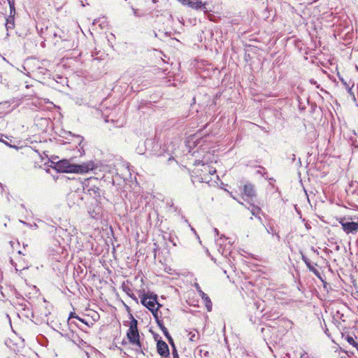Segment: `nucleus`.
<instances>
[{
	"mask_svg": "<svg viewBox=\"0 0 358 358\" xmlns=\"http://www.w3.org/2000/svg\"><path fill=\"white\" fill-rule=\"evenodd\" d=\"M56 169L59 172L83 174L96 169L97 164L92 161L74 164L70 160L62 159L57 163Z\"/></svg>",
	"mask_w": 358,
	"mask_h": 358,
	"instance_id": "f257e3e1",
	"label": "nucleus"
},
{
	"mask_svg": "<svg viewBox=\"0 0 358 358\" xmlns=\"http://www.w3.org/2000/svg\"><path fill=\"white\" fill-rule=\"evenodd\" d=\"M131 320L129 324V329L127 332V338L129 341V343L134 347L135 351L139 354H145V351H147L145 345L143 342L140 340V336L138 330V322L136 319L133 317L132 315Z\"/></svg>",
	"mask_w": 358,
	"mask_h": 358,
	"instance_id": "f03ea898",
	"label": "nucleus"
},
{
	"mask_svg": "<svg viewBox=\"0 0 358 358\" xmlns=\"http://www.w3.org/2000/svg\"><path fill=\"white\" fill-rule=\"evenodd\" d=\"M76 317L78 319L82 322H84V320L80 318L78 316H74V314L71 313L69 317V320ZM58 334H59L62 337L65 338L66 340L72 341L73 343L77 344L78 342L80 341V338L77 334H76L70 327L69 321L66 323L59 324L57 326V329H55Z\"/></svg>",
	"mask_w": 358,
	"mask_h": 358,
	"instance_id": "7ed1b4c3",
	"label": "nucleus"
},
{
	"mask_svg": "<svg viewBox=\"0 0 358 358\" xmlns=\"http://www.w3.org/2000/svg\"><path fill=\"white\" fill-rule=\"evenodd\" d=\"M83 191L85 193L89 194L98 203H101L103 199H105L103 192L99 187L95 185L90 184L89 180L83 183Z\"/></svg>",
	"mask_w": 358,
	"mask_h": 358,
	"instance_id": "20e7f679",
	"label": "nucleus"
},
{
	"mask_svg": "<svg viewBox=\"0 0 358 358\" xmlns=\"http://www.w3.org/2000/svg\"><path fill=\"white\" fill-rule=\"evenodd\" d=\"M141 303L145 306L153 315L155 318H157V313L159 307L161 305L157 302V295L154 296H146L144 295L141 299Z\"/></svg>",
	"mask_w": 358,
	"mask_h": 358,
	"instance_id": "39448f33",
	"label": "nucleus"
},
{
	"mask_svg": "<svg viewBox=\"0 0 358 358\" xmlns=\"http://www.w3.org/2000/svg\"><path fill=\"white\" fill-rule=\"evenodd\" d=\"M194 287L196 288L197 292L199 293V296L201 297V299H203L204 303H205V306L206 307V309L208 311H211L212 310V302L210 299V298L208 296V295L206 294H205L202 290H201V287L199 286V285L198 283H194Z\"/></svg>",
	"mask_w": 358,
	"mask_h": 358,
	"instance_id": "423d86ee",
	"label": "nucleus"
},
{
	"mask_svg": "<svg viewBox=\"0 0 358 358\" xmlns=\"http://www.w3.org/2000/svg\"><path fill=\"white\" fill-rule=\"evenodd\" d=\"M157 349L158 353L162 357L169 355V349L168 345L162 340H159L157 343Z\"/></svg>",
	"mask_w": 358,
	"mask_h": 358,
	"instance_id": "0eeeda50",
	"label": "nucleus"
},
{
	"mask_svg": "<svg viewBox=\"0 0 358 358\" xmlns=\"http://www.w3.org/2000/svg\"><path fill=\"white\" fill-rule=\"evenodd\" d=\"M206 3H203L200 0H195V1L189 0V4H188V6L193 9L203 10L204 12L207 11V8H206Z\"/></svg>",
	"mask_w": 358,
	"mask_h": 358,
	"instance_id": "6e6552de",
	"label": "nucleus"
},
{
	"mask_svg": "<svg viewBox=\"0 0 358 358\" xmlns=\"http://www.w3.org/2000/svg\"><path fill=\"white\" fill-rule=\"evenodd\" d=\"M243 192L245 196L250 199H252L256 195L255 187L251 183H247L244 185Z\"/></svg>",
	"mask_w": 358,
	"mask_h": 358,
	"instance_id": "1a4fd4ad",
	"label": "nucleus"
},
{
	"mask_svg": "<svg viewBox=\"0 0 358 358\" xmlns=\"http://www.w3.org/2000/svg\"><path fill=\"white\" fill-rule=\"evenodd\" d=\"M74 138H76L75 140V143H78L79 148H78V151L81 152H84V145H82L83 142V137L80 136V135H73Z\"/></svg>",
	"mask_w": 358,
	"mask_h": 358,
	"instance_id": "9d476101",
	"label": "nucleus"
},
{
	"mask_svg": "<svg viewBox=\"0 0 358 358\" xmlns=\"http://www.w3.org/2000/svg\"><path fill=\"white\" fill-rule=\"evenodd\" d=\"M248 209L250 211L252 215L257 217L261 211V208L252 203H250L248 207Z\"/></svg>",
	"mask_w": 358,
	"mask_h": 358,
	"instance_id": "9b49d317",
	"label": "nucleus"
},
{
	"mask_svg": "<svg viewBox=\"0 0 358 358\" xmlns=\"http://www.w3.org/2000/svg\"><path fill=\"white\" fill-rule=\"evenodd\" d=\"M15 27L14 17L13 16H8L6 18V29H13Z\"/></svg>",
	"mask_w": 358,
	"mask_h": 358,
	"instance_id": "f8f14e48",
	"label": "nucleus"
},
{
	"mask_svg": "<svg viewBox=\"0 0 358 358\" xmlns=\"http://www.w3.org/2000/svg\"><path fill=\"white\" fill-rule=\"evenodd\" d=\"M38 222L41 223L44 226L45 229L49 233H53L54 231H55L57 230V229L55 226L48 224L47 223H45V222H43L41 220H38Z\"/></svg>",
	"mask_w": 358,
	"mask_h": 358,
	"instance_id": "ddd939ff",
	"label": "nucleus"
},
{
	"mask_svg": "<svg viewBox=\"0 0 358 358\" xmlns=\"http://www.w3.org/2000/svg\"><path fill=\"white\" fill-rule=\"evenodd\" d=\"M302 259L303 262L306 263L308 268L310 269V271H313V265L311 264V261L307 258L303 253H301Z\"/></svg>",
	"mask_w": 358,
	"mask_h": 358,
	"instance_id": "4468645a",
	"label": "nucleus"
},
{
	"mask_svg": "<svg viewBox=\"0 0 358 358\" xmlns=\"http://www.w3.org/2000/svg\"><path fill=\"white\" fill-rule=\"evenodd\" d=\"M346 341H348V343L349 344H350L351 345L355 347L356 349L358 348V345H357L358 343L355 342L354 338L352 336H348L346 337Z\"/></svg>",
	"mask_w": 358,
	"mask_h": 358,
	"instance_id": "2eb2a0df",
	"label": "nucleus"
},
{
	"mask_svg": "<svg viewBox=\"0 0 358 358\" xmlns=\"http://www.w3.org/2000/svg\"><path fill=\"white\" fill-rule=\"evenodd\" d=\"M20 222L22 224H23L24 225L29 227L31 229H36L38 227V224L36 223L29 224V223H27V222H24L23 220H20Z\"/></svg>",
	"mask_w": 358,
	"mask_h": 358,
	"instance_id": "dca6fc26",
	"label": "nucleus"
},
{
	"mask_svg": "<svg viewBox=\"0 0 358 358\" xmlns=\"http://www.w3.org/2000/svg\"><path fill=\"white\" fill-rule=\"evenodd\" d=\"M314 273H315V275L318 278V279L320 280V282L324 285V287H326L327 283L324 281V280L323 279V278L322 277L321 274L316 269H315Z\"/></svg>",
	"mask_w": 358,
	"mask_h": 358,
	"instance_id": "f3484780",
	"label": "nucleus"
},
{
	"mask_svg": "<svg viewBox=\"0 0 358 358\" xmlns=\"http://www.w3.org/2000/svg\"><path fill=\"white\" fill-rule=\"evenodd\" d=\"M198 336V332L196 330L190 331L189 332V341H194L195 338Z\"/></svg>",
	"mask_w": 358,
	"mask_h": 358,
	"instance_id": "a211bd4d",
	"label": "nucleus"
},
{
	"mask_svg": "<svg viewBox=\"0 0 358 358\" xmlns=\"http://www.w3.org/2000/svg\"><path fill=\"white\" fill-rule=\"evenodd\" d=\"M341 81H342V83H343V85H345V89H346V90L348 91V92L349 94H352V87L353 85H352V86H350V84H348L346 82H345V81L343 80V79H341Z\"/></svg>",
	"mask_w": 358,
	"mask_h": 358,
	"instance_id": "6ab92c4d",
	"label": "nucleus"
},
{
	"mask_svg": "<svg viewBox=\"0 0 358 358\" xmlns=\"http://www.w3.org/2000/svg\"><path fill=\"white\" fill-rule=\"evenodd\" d=\"M163 332V334H164V336L167 338V337H169V336H171L169 333V331L168 329L165 327H162V329H161Z\"/></svg>",
	"mask_w": 358,
	"mask_h": 358,
	"instance_id": "aec40b11",
	"label": "nucleus"
},
{
	"mask_svg": "<svg viewBox=\"0 0 358 358\" xmlns=\"http://www.w3.org/2000/svg\"><path fill=\"white\" fill-rule=\"evenodd\" d=\"M156 320V322L158 324V326L160 327V329H162V327H164V324H163V322L162 320H160L158 317V313H157V318H155Z\"/></svg>",
	"mask_w": 358,
	"mask_h": 358,
	"instance_id": "412c9836",
	"label": "nucleus"
},
{
	"mask_svg": "<svg viewBox=\"0 0 358 358\" xmlns=\"http://www.w3.org/2000/svg\"><path fill=\"white\" fill-rule=\"evenodd\" d=\"M15 14V5H13V8L12 7H10V15L9 16H13L14 17Z\"/></svg>",
	"mask_w": 358,
	"mask_h": 358,
	"instance_id": "4be33fe9",
	"label": "nucleus"
},
{
	"mask_svg": "<svg viewBox=\"0 0 358 358\" xmlns=\"http://www.w3.org/2000/svg\"><path fill=\"white\" fill-rule=\"evenodd\" d=\"M181 4L188 6L189 0H178Z\"/></svg>",
	"mask_w": 358,
	"mask_h": 358,
	"instance_id": "5701e85b",
	"label": "nucleus"
},
{
	"mask_svg": "<svg viewBox=\"0 0 358 358\" xmlns=\"http://www.w3.org/2000/svg\"><path fill=\"white\" fill-rule=\"evenodd\" d=\"M169 342V343L173 347V348H175L174 347V343H173V340L172 338V337L171 336H169V337H167L166 338Z\"/></svg>",
	"mask_w": 358,
	"mask_h": 358,
	"instance_id": "b1692460",
	"label": "nucleus"
},
{
	"mask_svg": "<svg viewBox=\"0 0 358 358\" xmlns=\"http://www.w3.org/2000/svg\"><path fill=\"white\" fill-rule=\"evenodd\" d=\"M9 7H12L13 8V5H15V0H7Z\"/></svg>",
	"mask_w": 358,
	"mask_h": 358,
	"instance_id": "393cba45",
	"label": "nucleus"
},
{
	"mask_svg": "<svg viewBox=\"0 0 358 358\" xmlns=\"http://www.w3.org/2000/svg\"><path fill=\"white\" fill-rule=\"evenodd\" d=\"M173 358H179L178 355L175 348H174V350L173 352Z\"/></svg>",
	"mask_w": 358,
	"mask_h": 358,
	"instance_id": "a878e982",
	"label": "nucleus"
},
{
	"mask_svg": "<svg viewBox=\"0 0 358 358\" xmlns=\"http://www.w3.org/2000/svg\"><path fill=\"white\" fill-rule=\"evenodd\" d=\"M0 190L1 192H5V187L1 183H0Z\"/></svg>",
	"mask_w": 358,
	"mask_h": 358,
	"instance_id": "bb28decb",
	"label": "nucleus"
},
{
	"mask_svg": "<svg viewBox=\"0 0 358 358\" xmlns=\"http://www.w3.org/2000/svg\"><path fill=\"white\" fill-rule=\"evenodd\" d=\"M215 172H216V170H215V169H210V170H209V173H210V175L214 174Z\"/></svg>",
	"mask_w": 358,
	"mask_h": 358,
	"instance_id": "cd10ccee",
	"label": "nucleus"
},
{
	"mask_svg": "<svg viewBox=\"0 0 358 358\" xmlns=\"http://www.w3.org/2000/svg\"><path fill=\"white\" fill-rule=\"evenodd\" d=\"M132 10L134 12V15H136V16H138V13H137V10L132 8Z\"/></svg>",
	"mask_w": 358,
	"mask_h": 358,
	"instance_id": "c85d7f7f",
	"label": "nucleus"
},
{
	"mask_svg": "<svg viewBox=\"0 0 358 358\" xmlns=\"http://www.w3.org/2000/svg\"><path fill=\"white\" fill-rule=\"evenodd\" d=\"M0 141L3 142L6 145H9L10 147H12L10 145H9L8 143L4 142L2 139H0ZM13 148H15V146H13Z\"/></svg>",
	"mask_w": 358,
	"mask_h": 358,
	"instance_id": "c756f323",
	"label": "nucleus"
},
{
	"mask_svg": "<svg viewBox=\"0 0 358 358\" xmlns=\"http://www.w3.org/2000/svg\"><path fill=\"white\" fill-rule=\"evenodd\" d=\"M292 160L294 162L296 159L295 155L292 154Z\"/></svg>",
	"mask_w": 358,
	"mask_h": 358,
	"instance_id": "7c9ffc66",
	"label": "nucleus"
},
{
	"mask_svg": "<svg viewBox=\"0 0 358 358\" xmlns=\"http://www.w3.org/2000/svg\"><path fill=\"white\" fill-rule=\"evenodd\" d=\"M306 227L307 229H310L311 228L310 224H308V223L306 224Z\"/></svg>",
	"mask_w": 358,
	"mask_h": 358,
	"instance_id": "2f4dec72",
	"label": "nucleus"
},
{
	"mask_svg": "<svg viewBox=\"0 0 358 358\" xmlns=\"http://www.w3.org/2000/svg\"><path fill=\"white\" fill-rule=\"evenodd\" d=\"M6 198H7V200L8 201H10V194L9 193L7 194Z\"/></svg>",
	"mask_w": 358,
	"mask_h": 358,
	"instance_id": "473e14b6",
	"label": "nucleus"
},
{
	"mask_svg": "<svg viewBox=\"0 0 358 358\" xmlns=\"http://www.w3.org/2000/svg\"><path fill=\"white\" fill-rule=\"evenodd\" d=\"M214 231L215 232L216 234H219V231L217 229L215 228L214 229Z\"/></svg>",
	"mask_w": 358,
	"mask_h": 358,
	"instance_id": "72a5a7b5",
	"label": "nucleus"
},
{
	"mask_svg": "<svg viewBox=\"0 0 358 358\" xmlns=\"http://www.w3.org/2000/svg\"><path fill=\"white\" fill-rule=\"evenodd\" d=\"M305 192H306V194L307 197H308V201L309 203H310V199H309V196L308 195L306 190H305Z\"/></svg>",
	"mask_w": 358,
	"mask_h": 358,
	"instance_id": "f704fd0d",
	"label": "nucleus"
},
{
	"mask_svg": "<svg viewBox=\"0 0 358 358\" xmlns=\"http://www.w3.org/2000/svg\"><path fill=\"white\" fill-rule=\"evenodd\" d=\"M203 354L205 356L208 357L209 355V352L208 351H206Z\"/></svg>",
	"mask_w": 358,
	"mask_h": 358,
	"instance_id": "c9c22d12",
	"label": "nucleus"
},
{
	"mask_svg": "<svg viewBox=\"0 0 358 358\" xmlns=\"http://www.w3.org/2000/svg\"><path fill=\"white\" fill-rule=\"evenodd\" d=\"M72 196H73V197H76V196H79V195H78L76 193H73V194H72Z\"/></svg>",
	"mask_w": 358,
	"mask_h": 358,
	"instance_id": "e433bc0d",
	"label": "nucleus"
},
{
	"mask_svg": "<svg viewBox=\"0 0 358 358\" xmlns=\"http://www.w3.org/2000/svg\"><path fill=\"white\" fill-rule=\"evenodd\" d=\"M191 230H192V231H194V233H196V231H195L194 228L191 227Z\"/></svg>",
	"mask_w": 358,
	"mask_h": 358,
	"instance_id": "4c0bfd02",
	"label": "nucleus"
},
{
	"mask_svg": "<svg viewBox=\"0 0 358 358\" xmlns=\"http://www.w3.org/2000/svg\"><path fill=\"white\" fill-rule=\"evenodd\" d=\"M153 3H156L157 0H152Z\"/></svg>",
	"mask_w": 358,
	"mask_h": 358,
	"instance_id": "58836bf2",
	"label": "nucleus"
},
{
	"mask_svg": "<svg viewBox=\"0 0 358 358\" xmlns=\"http://www.w3.org/2000/svg\"><path fill=\"white\" fill-rule=\"evenodd\" d=\"M21 206H22V208H24V204H22V205H21Z\"/></svg>",
	"mask_w": 358,
	"mask_h": 358,
	"instance_id": "ea45409f",
	"label": "nucleus"
},
{
	"mask_svg": "<svg viewBox=\"0 0 358 358\" xmlns=\"http://www.w3.org/2000/svg\"><path fill=\"white\" fill-rule=\"evenodd\" d=\"M287 323H288V324H291L290 321H288Z\"/></svg>",
	"mask_w": 358,
	"mask_h": 358,
	"instance_id": "a19ab883",
	"label": "nucleus"
},
{
	"mask_svg": "<svg viewBox=\"0 0 358 358\" xmlns=\"http://www.w3.org/2000/svg\"><path fill=\"white\" fill-rule=\"evenodd\" d=\"M310 59H312V57H311V56H310ZM311 62H312V63L313 62V59H311Z\"/></svg>",
	"mask_w": 358,
	"mask_h": 358,
	"instance_id": "79ce46f5",
	"label": "nucleus"
},
{
	"mask_svg": "<svg viewBox=\"0 0 358 358\" xmlns=\"http://www.w3.org/2000/svg\"><path fill=\"white\" fill-rule=\"evenodd\" d=\"M341 358H346V357H341Z\"/></svg>",
	"mask_w": 358,
	"mask_h": 358,
	"instance_id": "37998d69",
	"label": "nucleus"
}]
</instances>
